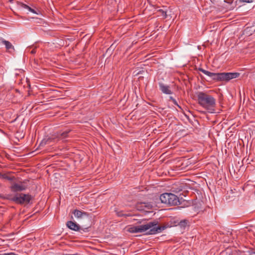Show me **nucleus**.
<instances>
[{
	"instance_id": "7",
	"label": "nucleus",
	"mask_w": 255,
	"mask_h": 255,
	"mask_svg": "<svg viewBox=\"0 0 255 255\" xmlns=\"http://www.w3.org/2000/svg\"><path fill=\"white\" fill-rule=\"evenodd\" d=\"M66 225L70 229L75 231H79L81 233H82V232H87L89 231V227L85 228L84 229L81 228L78 224L72 221H68L66 223Z\"/></svg>"
},
{
	"instance_id": "1",
	"label": "nucleus",
	"mask_w": 255,
	"mask_h": 255,
	"mask_svg": "<svg viewBox=\"0 0 255 255\" xmlns=\"http://www.w3.org/2000/svg\"><path fill=\"white\" fill-rule=\"evenodd\" d=\"M158 222L156 221L149 222L145 225L133 226L128 229L130 233H143L147 232L146 234L154 235L162 232L165 229L164 226H157Z\"/></svg>"
},
{
	"instance_id": "20",
	"label": "nucleus",
	"mask_w": 255,
	"mask_h": 255,
	"mask_svg": "<svg viewBox=\"0 0 255 255\" xmlns=\"http://www.w3.org/2000/svg\"><path fill=\"white\" fill-rule=\"evenodd\" d=\"M244 2H252L253 0H242Z\"/></svg>"
},
{
	"instance_id": "21",
	"label": "nucleus",
	"mask_w": 255,
	"mask_h": 255,
	"mask_svg": "<svg viewBox=\"0 0 255 255\" xmlns=\"http://www.w3.org/2000/svg\"><path fill=\"white\" fill-rule=\"evenodd\" d=\"M170 100H171L173 102V100H175L172 97H170L169 98Z\"/></svg>"
},
{
	"instance_id": "3",
	"label": "nucleus",
	"mask_w": 255,
	"mask_h": 255,
	"mask_svg": "<svg viewBox=\"0 0 255 255\" xmlns=\"http://www.w3.org/2000/svg\"><path fill=\"white\" fill-rule=\"evenodd\" d=\"M198 104L211 113L215 112L216 100L212 96L203 92L197 94Z\"/></svg>"
},
{
	"instance_id": "14",
	"label": "nucleus",
	"mask_w": 255,
	"mask_h": 255,
	"mask_svg": "<svg viewBox=\"0 0 255 255\" xmlns=\"http://www.w3.org/2000/svg\"><path fill=\"white\" fill-rule=\"evenodd\" d=\"M157 12L159 13V15L162 16L163 18H166L167 17V11L162 9L157 10Z\"/></svg>"
},
{
	"instance_id": "11",
	"label": "nucleus",
	"mask_w": 255,
	"mask_h": 255,
	"mask_svg": "<svg viewBox=\"0 0 255 255\" xmlns=\"http://www.w3.org/2000/svg\"><path fill=\"white\" fill-rule=\"evenodd\" d=\"M159 86L160 90L165 94H171L172 91L170 89V87L167 85H165L162 83H159Z\"/></svg>"
},
{
	"instance_id": "8",
	"label": "nucleus",
	"mask_w": 255,
	"mask_h": 255,
	"mask_svg": "<svg viewBox=\"0 0 255 255\" xmlns=\"http://www.w3.org/2000/svg\"><path fill=\"white\" fill-rule=\"evenodd\" d=\"M0 43L5 45V47L7 52H11L12 51H14V46L9 41L1 38L0 39Z\"/></svg>"
},
{
	"instance_id": "19",
	"label": "nucleus",
	"mask_w": 255,
	"mask_h": 255,
	"mask_svg": "<svg viewBox=\"0 0 255 255\" xmlns=\"http://www.w3.org/2000/svg\"><path fill=\"white\" fill-rule=\"evenodd\" d=\"M30 52L32 54H35L36 53L35 47L30 51Z\"/></svg>"
},
{
	"instance_id": "22",
	"label": "nucleus",
	"mask_w": 255,
	"mask_h": 255,
	"mask_svg": "<svg viewBox=\"0 0 255 255\" xmlns=\"http://www.w3.org/2000/svg\"><path fill=\"white\" fill-rule=\"evenodd\" d=\"M30 49V48H27V51H29Z\"/></svg>"
},
{
	"instance_id": "18",
	"label": "nucleus",
	"mask_w": 255,
	"mask_h": 255,
	"mask_svg": "<svg viewBox=\"0 0 255 255\" xmlns=\"http://www.w3.org/2000/svg\"><path fill=\"white\" fill-rule=\"evenodd\" d=\"M173 104L175 105H176L177 106H178L180 109H181V107L179 106L177 102V101H176V100H173Z\"/></svg>"
},
{
	"instance_id": "6",
	"label": "nucleus",
	"mask_w": 255,
	"mask_h": 255,
	"mask_svg": "<svg viewBox=\"0 0 255 255\" xmlns=\"http://www.w3.org/2000/svg\"><path fill=\"white\" fill-rule=\"evenodd\" d=\"M70 130H67L63 132H58L55 134L53 135L51 137L48 138L47 139H43L40 143V145H43L46 144H49L52 140L59 141L63 140L68 137V134Z\"/></svg>"
},
{
	"instance_id": "12",
	"label": "nucleus",
	"mask_w": 255,
	"mask_h": 255,
	"mask_svg": "<svg viewBox=\"0 0 255 255\" xmlns=\"http://www.w3.org/2000/svg\"><path fill=\"white\" fill-rule=\"evenodd\" d=\"M136 208L138 210H145V209H149L151 208L150 204L146 203H140L137 204Z\"/></svg>"
},
{
	"instance_id": "10",
	"label": "nucleus",
	"mask_w": 255,
	"mask_h": 255,
	"mask_svg": "<svg viewBox=\"0 0 255 255\" xmlns=\"http://www.w3.org/2000/svg\"><path fill=\"white\" fill-rule=\"evenodd\" d=\"M74 216L77 218H84L85 217H88L89 214L86 212L81 210H74L73 211Z\"/></svg>"
},
{
	"instance_id": "2",
	"label": "nucleus",
	"mask_w": 255,
	"mask_h": 255,
	"mask_svg": "<svg viewBox=\"0 0 255 255\" xmlns=\"http://www.w3.org/2000/svg\"><path fill=\"white\" fill-rule=\"evenodd\" d=\"M199 70L210 77L212 80L215 82H228L231 79L238 78L240 75V74L238 72L212 73L201 68H199Z\"/></svg>"
},
{
	"instance_id": "13",
	"label": "nucleus",
	"mask_w": 255,
	"mask_h": 255,
	"mask_svg": "<svg viewBox=\"0 0 255 255\" xmlns=\"http://www.w3.org/2000/svg\"><path fill=\"white\" fill-rule=\"evenodd\" d=\"M18 4L20 7L26 9L29 11L33 13H37L34 9L31 8L30 7H29V6L24 3H23L22 2H18Z\"/></svg>"
},
{
	"instance_id": "15",
	"label": "nucleus",
	"mask_w": 255,
	"mask_h": 255,
	"mask_svg": "<svg viewBox=\"0 0 255 255\" xmlns=\"http://www.w3.org/2000/svg\"><path fill=\"white\" fill-rule=\"evenodd\" d=\"M0 177L2 179H6L9 181H12L14 178V177L8 176L6 174H1L0 173Z\"/></svg>"
},
{
	"instance_id": "5",
	"label": "nucleus",
	"mask_w": 255,
	"mask_h": 255,
	"mask_svg": "<svg viewBox=\"0 0 255 255\" xmlns=\"http://www.w3.org/2000/svg\"><path fill=\"white\" fill-rule=\"evenodd\" d=\"M6 198L11 201H13L16 204H23L29 203L31 199V195L23 193H16L14 196L12 195H7Z\"/></svg>"
},
{
	"instance_id": "17",
	"label": "nucleus",
	"mask_w": 255,
	"mask_h": 255,
	"mask_svg": "<svg viewBox=\"0 0 255 255\" xmlns=\"http://www.w3.org/2000/svg\"><path fill=\"white\" fill-rule=\"evenodd\" d=\"M187 223H188L187 220H184L181 221L180 222V224L181 225H185V224H187Z\"/></svg>"
},
{
	"instance_id": "16",
	"label": "nucleus",
	"mask_w": 255,
	"mask_h": 255,
	"mask_svg": "<svg viewBox=\"0 0 255 255\" xmlns=\"http://www.w3.org/2000/svg\"><path fill=\"white\" fill-rule=\"evenodd\" d=\"M117 215L119 217H123V216H124V217H129V216H131V215L130 214H124L123 213V212L122 211H117V213H116Z\"/></svg>"
},
{
	"instance_id": "9",
	"label": "nucleus",
	"mask_w": 255,
	"mask_h": 255,
	"mask_svg": "<svg viewBox=\"0 0 255 255\" xmlns=\"http://www.w3.org/2000/svg\"><path fill=\"white\" fill-rule=\"evenodd\" d=\"M26 187L23 184L14 183L11 187L10 189L12 192H16L18 191H22L25 190Z\"/></svg>"
},
{
	"instance_id": "4",
	"label": "nucleus",
	"mask_w": 255,
	"mask_h": 255,
	"mask_svg": "<svg viewBox=\"0 0 255 255\" xmlns=\"http://www.w3.org/2000/svg\"><path fill=\"white\" fill-rule=\"evenodd\" d=\"M159 200L162 203L168 206H175L180 204L179 198L172 193H163L160 195Z\"/></svg>"
}]
</instances>
